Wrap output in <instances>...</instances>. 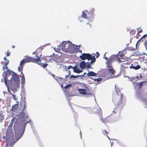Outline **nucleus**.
Here are the masks:
<instances>
[{
    "instance_id": "12",
    "label": "nucleus",
    "mask_w": 147,
    "mask_h": 147,
    "mask_svg": "<svg viewBox=\"0 0 147 147\" xmlns=\"http://www.w3.org/2000/svg\"><path fill=\"white\" fill-rule=\"evenodd\" d=\"M10 82L13 83H19L20 79L18 75L14 73L9 80Z\"/></svg>"
},
{
    "instance_id": "59",
    "label": "nucleus",
    "mask_w": 147,
    "mask_h": 147,
    "mask_svg": "<svg viewBox=\"0 0 147 147\" xmlns=\"http://www.w3.org/2000/svg\"><path fill=\"white\" fill-rule=\"evenodd\" d=\"M61 87H62V86L63 87V85H61Z\"/></svg>"
},
{
    "instance_id": "26",
    "label": "nucleus",
    "mask_w": 147,
    "mask_h": 147,
    "mask_svg": "<svg viewBox=\"0 0 147 147\" xmlns=\"http://www.w3.org/2000/svg\"><path fill=\"white\" fill-rule=\"evenodd\" d=\"M145 81H142L139 84V88H141L143 85V84L145 82Z\"/></svg>"
},
{
    "instance_id": "25",
    "label": "nucleus",
    "mask_w": 147,
    "mask_h": 147,
    "mask_svg": "<svg viewBox=\"0 0 147 147\" xmlns=\"http://www.w3.org/2000/svg\"><path fill=\"white\" fill-rule=\"evenodd\" d=\"M91 63H89V62H86V68H89L91 67Z\"/></svg>"
},
{
    "instance_id": "2",
    "label": "nucleus",
    "mask_w": 147,
    "mask_h": 147,
    "mask_svg": "<svg viewBox=\"0 0 147 147\" xmlns=\"http://www.w3.org/2000/svg\"><path fill=\"white\" fill-rule=\"evenodd\" d=\"M61 45L62 50L64 52L73 53L75 51V45L70 41H63Z\"/></svg>"
},
{
    "instance_id": "14",
    "label": "nucleus",
    "mask_w": 147,
    "mask_h": 147,
    "mask_svg": "<svg viewBox=\"0 0 147 147\" xmlns=\"http://www.w3.org/2000/svg\"><path fill=\"white\" fill-rule=\"evenodd\" d=\"M26 63L25 60L23 59L20 62L19 66L18 67V70L19 71H22L23 69L22 65H24L25 63Z\"/></svg>"
},
{
    "instance_id": "30",
    "label": "nucleus",
    "mask_w": 147,
    "mask_h": 147,
    "mask_svg": "<svg viewBox=\"0 0 147 147\" xmlns=\"http://www.w3.org/2000/svg\"><path fill=\"white\" fill-rule=\"evenodd\" d=\"M11 94L12 95V97L14 100H17V98L16 97V96L15 94Z\"/></svg>"
},
{
    "instance_id": "8",
    "label": "nucleus",
    "mask_w": 147,
    "mask_h": 147,
    "mask_svg": "<svg viewBox=\"0 0 147 147\" xmlns=\"http://www.w3.org/2000/svg\"><path fill=\"white\" fill-rule=\"evenodd\" d=\"M24 59L26 63L32 62L39 64V65H41L42 64H41L40 63H39V62L41 61L40 59H36L31 57H26Z\"/></svg>"
},
{
    "instance_id": "58",
    "label": "nucleus",
    "mask_w": 147,
    "mask_h": 147,
    "mask_svg": "<svg viewBox=\"0 0 147 147\" xmlns=\"http://www.w3.org/2000/svg\"><path fill=\"white\" fill-rule=\"evenodd\" d=\"M107 136V137L109 138V137H108V136Z\"/></svg>"
},
{
    "instance_id": "43",
    "label": "nucleus",
    "mask_w": 147,
    "mask_h": 147,
    "mask_svg": "<svg viewBox=\"0 0 147 147\" xmlns=\"http://www.w3.org/2000/svg\"><path fill=\"white\" fill-rule=\"evenodd\" d=\"M80 137L82 138V132L81 131H80Z\"/></svg>"
},
{
    "instance_id": "3",
    "label": "nucleus",
    "mask_w": 147,
    "mask_h": 147,
    "mask_svg": "<svg viewBox=\"0 0 147 147\" xmlns=\"http://www.w3.org/2000/svg\"><path fill=\"white\" fill-rule=\"evenodd\" d=\"M5 137L6 146L12 147L14 144V137L13 132H7Z\"/></svg>"
},
{
    "instance_id": "34",
    "label": "nucleus",
    "mask_w": 147,
    "mask_h": 147,
    "mask_svg": "<svg viewBox=\"0 0 147 147\" xmlns=\"http://www.w3.org/2000/svg\"><path fill=\"white\" fill-rule=\"evenodd\" d=\"M11 53L9 51V50H8L7 51L6 55L7 56H10V55Z\"/></svg>"
},
{
    "instance_id": "46",
    "label": "nucleus",
    "mask_w": 147,
    "mask_h": 147,
    "mask_svg": "<svg viewBox=\"0 0 147 147\" xmlns=\"http://www.w3.org/2000/svg\"><path fill=\"white\" fill-rule=\"evenodd\" d=\"M105 59L106 60H108L109 59H108L107 58V57H105Z\"/></svg>"
},
{
    "instance_id": "41",
    "label": "nucleus",
    "mask_w": 147,
    "mask_h": 147,
    "mask_svg": "<svg viewBox=\"0 0 147 147\" xmlns=\"http://www.w3.org/2000/svg\"><path fill=\"white\" fill-rule=\"evenodd\" d=\"M68 76H69L70 75L71 73H70V71L69 70H68Z\"/></svg>"
},
{
    "instance_id": "15",
    "label": "nucleus",
    "mask_w": 147,
    "mask_h": 147,
    "mask_svg": "<svg viewBox=\"0 0 147 147\" xmlns=\"http://www.w3.org/2000/svg\"><path fill=\"white\" fill-rule=\"evenodd\" d=\"M72 68L73 69V70L74 72L77 73H80L82 71V70L80 69L79 67H77L76 66H75L74 67H72Z\"/></svg>"
},
{
    "instance_id": "32",
    "label": "nucleus",
    "mask_w": 147,
    "mask_h": 147,
    "mask_svg": "<svg viewBox=\"0 0 147 147\" xmlns=\"http://www.w3.org/2000/svg\"><path fill=\"white\" fill-rule=\"evenodd\" d=\"M102 80V79L101 78H96V79H94V81H97V82H100V81Z\"/></svg>"
},
{
    "instance_id": "48",
    "label": "nucleus",
    "mask_w": 147,
    "mask_h": 147,
    "mask_svg": "<svg viewBox=\"0 0 147 147\" xmlns=\"http://www.w3.org/2000/svg\"><path fill=\"white\" fill-rule=\"evenodd\" d=\"M130 50L132 51H134L135 50V49H131Z\"/></svg>"
},
{
    "instance_id": "6",
    "label": "nucleus",
    "mask_w": 147,
    "mask_h": 147,
    "mask_svg": "<svg viewBox=\"0 0 147 147\" xmlns=\"http://www.w3.org/2000/svg\"><path fill=\"white\" fill-rule=\"evenodd\" d=\"M128 58H126L123 59H119V63H121L120 69L121 70H123L125 68H128L129 66L130 63V62L128 61Z\"/></svg>"
},
{
    "instance_id": "31",
    "label": "nucleus",
    "mask_w": 147,
    "mask_h": 147,
    "mask_svg": "<svg viewBox=\"0 0 147 147\" xmlns=\"http://www.w3.org/2000/svg\"><path fill=\"white\" fill-rule=\"evenodd\" d=\"M71 85L70 84H68V85H67L66 86H65V87H64V88L65 89H67V88H69V87H70L71 86Z\"/></svg>"
},
{
    "instance_id": "55",
    "label": "nucleus",
    "mask_w": 147,
    "mask_h": 147,
    "mask_svg": "<svg viewBox=\"0 0 147 147\" xmlns=\"http://www.w3.org/2000/svg\"><path fill=\"white\" fill-rule=\"evenodd\" d=\"M57 49L58 51H59V49L57 48Z\"/></svg>"
},
{
    "instance_id": "57",
    "label": "nucleus",
    "mask_w": 147,
    "mask_h": 147,
    "mask_svg": "<svg viewBox=\"0 0 147 147\" xmlns=\"http://www.w3.org/2000/svg\"><path fill=\"white\" fill-rule=\"evenodd\" d=\"M85 12L87 13L88 12V11H86Z\"/></svg>"
},
{
    "instance_id": "51",
    "label": "nucleus",
    "mask_w": 147,
    "mask_h": 147,
    "mask_svg": "<svg viewBox=\"0 0 147 147\" xmlns=\"http://www.w3.org/2000/svg\"><path fill=\"white\" fill-rule=\"evenodd\" d=\"M1 64H2L3 63V61H1Z\"/></svg>"
},
{
    "instance_id": "10",
    "label": "nucleus",
    "mask_w": 147,
    "mask_h": 147,
    "mask_svg": "<svg viewBox=\"0 0 147 147\" xmlns=\"http://www.w3.org/2000/svg\"><path fill=\"white\" fill-rule=\"evenodd\" d=\"M125 54L124 53H122L121 52H119L118 54L117 55H112V56H115L114 59L115 61H117L118 62H119V59L122 60L125 59L124 58ZM125 59H126L125 58Z\"/></svg>"
},
{
    "instance_id": "20",
    "label": "nucleus",
    "mask_w": 147,
    "mask_h": 147,
    "mask_svg": "<svg viewBox=\"0 0 147 147\" xmlns=\"http://www.w3.org/2000/svg\"><path fill=\"white\" fill-rule=\"evenodd\" d=\"M97 75V74L95 73L94 72L90 71L87 74V75L88 76H95Z\"/></svg>"
},
{
    "instance_id": "9",
    "label": "nucleus",
    "mask_w": 147,
    "mask_h": 147,
    "mask_svg": "<svg viewBox=\"0 0 147 147\" xmlns=\"http://www.w3.org/2000/svg\"><path fill=\"white\" fill-rule=\"evenodd\" d=\"M43 48V46H41L38 48L36 51L33 53V54H35L36 57H37L36 59H40L42 55V53L41 51Z\"/></svg>"
},
{
    "instance_id": "18",
    "label": "nucleus",
    "mask_w": 147,
    "mask_h": 147,
    "mask_svg": "<svg viewBox=\"0 0 147 147\" xmlns=\"http://www.w3.org/2000/svg\"><path fill=\"white\" fill-rule=\"evenodd\" d=\"M80 66L82 69L85 68L86 66V63L85 61H81L80 63Z\"/></svg>"
},
{
    "instance_id": "36",
    "label": "nucleus",
    "mask_w": 147,
    "mask_h": 147,
    "mask_svg": "<svg viewBox=\"0 0 147 147\" xmlns=\"http://www.w3.org/2000/svg\"><path fill=\"white\" fill-rule=\"evenodd\" d=\"M144 45L146 50H147V40L146 41V42L144 43Z\"/></svg>"
},
{
    "instance_id": "35",
    "label": "nucleus",
    "mask_w": 147,
    "mask_h": 147,
    "mask_svg": "<svg viewBox=\"0 0 147 147\" xmlns=\"http://www.w3.org/2000/svg\"><path fill=\"white\" fill-rule=\"evenodd\" d=\"M100 55L99 53L98 52H96V58H98Z\"/></svg>"
},
{
    "instance_id": "23",
    "label": "nucleus",
    "mask_w": 147,
    "mask_h": 147,
    "mask_svg": "<svg viewBox=\"0 0 147 147\" xmlns=\"http://www.w3.org/2000/svg\"><path fill=\"white\" fill-rule=\"evenodd\" d=\"M102 112H101L100 114L98 115L100 117V120L102 121V122H105L104 120H103L102 118L101 117V116H102Z\"/></svg>"
},
{
    "instance_id": "42",
    "label": "nucleus",
    "mask_w": 147,
    "mask_h": 147,
    "mask_svg": "<svg viewBox=\"0 0 147 147\" xmlns=\"http://www.w3.org/2000/svg\"><path fill=\"white\" fill-rule=\"evenodd\" d=\"M72 67H72L71 65L69 66L68 67V69H70L71 68H72Z\"/></svg>"
},
{
    "instance_id": "52",
    "label": "nucleus",
    "mask_w": 147,
    "mask_h": 147,
    "mask_svg": "<svg viewBox=\"0 0 147 147\" xmlns=\"http://www.w3.org/2000/svg\"><path fill=\"white\" fill-rule=\"evenodd\" d=\"M52 60H53V59H50V61Z\"/></svg>"
},
{
    "instance_id": "1",
    "label": "nucleus",
    "mask_w": 147,
    "mask_h": 147,
    "mask_svg": "<svg viewBox=\"0 0 147 147\" xmlns=\"http://www.w3.org/2000/svg\"><path fill=\"white\" fill-rule=\"evenodd\" d=\"M19 102L13 105L11 110L12 111V116L13 118L9 125L13 126V122L16 120L13 127L15 131L17 129L18 131L15 134V136L16 141H18L23 135L26 124L29 122L28 120V116L26 114L24 110L26 108V104L25 100L21 101L20 103Z\"/></svg>"
},
{
    "instance_id": "17",
    "label": "nucleus",
    "mask_w": 147,
    "mask_h": 147,
    "mask_svg": "<svg viewBox=\"0 0 147 147\" xmlns=\"http://www.w3.org/2000/svg\"><path fill=\"white\" fill-rule=\"evenodd\" d=\"M107 73L110 75H114V73L115 72V71L113 69V68L107 69Z\"/></svg>"
},
{
    "instance_id": "28",
    "label": "nucleus",
    "mask_w": 147,
    "mask_h": 147,
    "mask_svg": "<svg viewBox=\"0 0 147 147\" xmlns=\"http://www.w3.org/2000/svg\"><path fill=\"white\" fill-rule=\"evenodd\" d=\"M41 61H40L39 62V63H40L41 64H42L41 65H40V66H42L44 68H45V67H46L48 65V64L46 63V64H43L42 63H41Z\"/></svg>"
},
{
    "instance_id": "54",
    "label": "nucleus",
    "mask_w": 147,
    "mask_h": 147,
    "mask_svg": "<svg viewBox=\"0 0 147 147\" xmlns=\"http://www.w3.org/2000/svg\"><path fill=\"white\" fill-rule=\"evenodd\" d=\"M10 89H11V90H13H13L11 88H10Z\"/></svg>"
},
{
    "instance_id": "50",
    "label": "nucleus",
    "mask_w": 147,
    "mask_h": 147,
    "mask_svg": "<svg viewBox=\"0 0 147 147\" xmlns=\"http://www.w3.org/2000/svg\"><path fill=\"white\" fill-rule=\"evenodd\" d=\"M142 32V30L141 29L139 32Z\"/></svg>"
},
{
    "instance_id": "38",
    "label": "nucleus",
    "mask_w": 147,
    "mask_h": 147,
    "mask_svg": "<svg viewBox=\"0 0 147 147\" xmlns=\"http://www.w3.org/2000/svg\"><path fill=\"white\" fill-rule=\"evenodd\" d=\"M147 36V34H145L140 39V40H141L143 38H145Z\"/></svg>"
},
{
    "instance_id": "49",
    "label": "nucleus",
    "mask_w": 147,
    "mask_h": 147,
    "mask_svg": "<svg viewBox=\"0 0 147 147\" xmlns=\"http://www.w3.org/2000/svg\"><path fill=\"white\" fill-rule=\"evenodd\" d=\"M87 24H89V25H90V27H91V25H90V24L89 23H87Z\"/></svg>"
},
{
    "instance_id": "21",
    "label": "nucleus",
    "mask_w": 147,
    "mask_h": 147,
    "mask_svg": "<svg viewBox=\"0 0 147 147\" xmlns=\"http://www.w3.org/2000/svg\"><path fill=\"white\" fill-rule=\"evenodd\" d=\"M12 126H11L10 125H9L7 128V132H13Z\"/></svg>"
},
{
    "instance_id": "19",
    "label": "nucleus",
    "mask_w": 147,
    "mask_h": 147,
    "mask_svg": "<svg viewBox=\"0 0 147 147\" xmlns=\"http://www.w3.org/2000/svg\"><path fill=\"white\" fill-rule=\"evenodd\" d=\"M129 67L130 69L132 68L136 70H137L140 68V67L139 65H138L136 66H133V64H132L131 66H129Z\"/></svg>"
},
{
    "instance_id": "33",
    "label": "nucleus",
    "mask_w": 147,
    "mask_h": 147,
    "mask_svg": "<svg viewBox=\"0 0 147 147\" xmlns=\"http://www.w3.org/2000/svg\"><path fill=\"white\" fill-rule=\"evenodd\" d=\"M79 76H74L73 75H71L70 76V78H76L78 77Z\"/></svg>"
},
{
    "instance_id": "39",
    "label": "nucleus",
    "mask_w": 147,
    "mask_h": 147,
    "mask_svg": "<svg viewBox=\"0 0 147 147\" xmlns=\"http://www.w3.org/2000/svg\"><path fill=\"white\" fill-rule=\"evenodd\" d=\"M7 65H5V69H6L7 70V69H8V67H7Z\"/></svg>"
},
{
    "instance_id": "22",
    "label": "nucleus",
    "mask_w": 147,
    "mask_h": 147,
    "mask_svg": "<svg viewBox=\"0 0 147 147\" xmlns=\"http://www.w3.org/2000/svg\"><path fill=\"white\" fill-rule=\"evenodd\" d=\"M4 60H5V65H7L9 63V60L7 59L6 57H5L4 58Z\"/></svg>"
},
{
    "instance_id": "60",
    "label": "nucleus",
    "mask_w": 147,
    "mask_h": 147,
    "mask_svg": "<svg viewBox=\"0 0 147 147\" xmlns=\"http://www.w3.org/2000/svg\"><path fill=\"white\" fill-rule=\"evenodd\" d=\"M67 76H66V78H67Z\"/></svg>"
},
{
    "instance_id": "37",
    "label": "nucleus",
    "mask_w": 147,
    "mask_h": 147,
    "mask_svg": "<svg viewBox=\"0 0 147 147\" xmlns=\"http://www.w3.org/2000/svg\"><path fill=\"white\" fill-rule=\"evenodd\" d=\"M135 31L134 30H131L130 31V33L131 34L132 33H133V34H135Z\"/></svg>"
},
{
    "instance_id": "47",
    "label": "nucleus",
    "mask_w": 147,
    "mask_h": 147,
    "mask_svg": "<svg viewBox=\"0 0 147 147\" xmlns=\"http://www.w3.org/2000/svg\"><path fill=\"white\" fill-rule=\"evenodd\" d=\"M15 47V46L14 45H13L12 46V48H14Z\"/></svg>"
},
{
    "instance_id": "53",
    "label": "nucleus",
    "mask_w": 147,
    "mask_h": 147,
    "mask_svg": "<svg viewBox=\"0 0 147 147\" xmlns=\"http://www.w3.org/2000/svg\"><path fill=\"white\" fill-rule=\"evenodd\" d=\"M1 81H2V82H3V79H2V80H1Z\"/></svg>"
},
{
    "instance_id": "44",
    "label": "nucleus",
    "mask_w": 147,
    "mask_h": 147,
    "mask_svg": "<svg viewBox=\"0 0 147 147\" xmlns=\"http://www.w3.org/2000/svg\"><path fill=\"white\" fill-rule=\"evenodd\" d=\"M79 52L80 53H82V51L81 50H79Z\"/></svg>"
},
{
    "instance_id": "5",
    "label": "nucleus",
    "mask_w": 147,
    "mask_h": 147,
    "mask_svg": "<svg viewBox=\"0 0 147 147\" xmlns=\"http://www.w3.org/2000/svg\"><path fill=\"white\" fill-rule=\"evenodd\" d=\"M123 94L120 92H117V94L113 98L112 100L113 102H117L118 105L121 104L123 102Z\"/></svg>"
},
{
    "instance_id": "27",
    "label": "nucleus",
    "mask_w": 147,
    "mask_h": 147,
    "mask_svg": "<svg viewBox=\"0 0 147 147\" xmlns=\"http://www.w3.org/2000/svg\"><path fill=\"white\" fill-rule=\"evenodd\" d=\"M21 73H22V78H21L23 82H25V77H24V75L23 74L22 71H21Z\"/></svg>"
},
{
    "instance_id": "13",
    "label": "nucleus",
    "mask_w": 147,
    "mask_h": 147,
    "mask_svg": "<svg viewBox=\"0 0 147 147\" xmlns=\"http://www.w3.org/2000/svg\"><path fill=\"white\" fill-rule=\"evenodd\" d=\"M115 56H111L109 58V59L106 62L107 65V67L108 68V69H110L112 68L111 63L113 61H115L114 59Z\"/></svg>"
},
{
    "instance_id": "40",
    "label": "nucleus",
    "mask_w": 147,
    "mask_h": 147,
    "mask_svg": "<svg viewBox=\"0 0 147 147\" xmlns=\"http://www.w3.org/2000/svg\"><path fill=\"white\" fill-rule=\"evenodd\" d=\"M48 57V56H46V57H44V59H43L44 60H45V61H47V59L46 58H47V57Z\"/></svg>"
},
{
    "instance_id": "61",
    "label": "nucleus",
    "mask_w": 147,
    "mask_h": 147,
    "mask_svg": "<svg viewBox=\"0 0 147 147\" xmlns=\"http://www.w3.org/2000/svg\"><path fill=\"white\" fill-rule=\"evenodd\" d=\"M49 57H50V56H49Z\"/></svg>"
},
{
    "instance_id": "29",
    "label": "nucleus",
    "mask_w": 147,
    "mask_h": 147,
    "mask_svg": "<svg viewBox=\"0 0 147 147\" xmlns=\"http://www.w3.org/2000/svg\"><path fill=\"white\" fill-rule=\"evenodd\" d=\"M102 133L104 135H106L108 134V132L106 129H104L102 131Z\"/></svg>"
},
{
    "instance_id": "16",
    "label": "nucleus",
    "mask_w": 147,
    "mask_h": 147,
    "mask_svg": "<svg viewBox=\"0 0 147 147\" xmlns=\"http://www.w3.org/2000/svg\"><path fill=\"white\" fill-rule=\"evenodd\" d=\"M79 93L83 95H85L87 94L86 93V90L84 89L80 88L78 89Z\"/></svg>"
},
{
    "instance_id": "7",
    "label": "nucleus",
    "mask_w": 147,
    "mask_h": 147,
    "mask_svg": "<svg viewBox=\"0 0 147 147\" xmlns=\"http://www.w3.org/2000/svg\"><path fill=\"white\" fill-rule=\"evenodd\" d=\"M12 72V71L9 69H7L5 75L3 78L4 83L6 86L8 88V90L9 92H10V90H9L8 86L9 84V80L7 79V78L8 75L11 74Z\"/></svg>"
},
{
    "instance_id": "45",
    "label": "nucleus",
    "mask_w": 147,
    "mask_h": 147,
    "mask_svg": "<svg viewBox=\"0 0 147 147\" xmlns=\"http://www.w3.org/2000/svg\"><path fill=\"white\" fill-rule=\"evenodd\" d=\"M5 65H4L3 67V70L5 69Z\"/></svg>"
},
{
    "instance_id": "11",
    "label": "nucleus",
    "mask_w": 147,
    "mask_h": 147,
    "mask_svg": "<svg viewBox=\"0 0 147 147\" xmlns=\"http://www.w3.org/2000/svg\"><path fill=\"white\" fill-rule=\"evenodd\" d=\"M94 9L93 8L92 9V11L88 13V17L87 16L86 13L84 11L82 12V17L84 18H88V19L90 18H92L93 17V12L94 11Z\"/></svg>"
},
{
    "instance_id": "56",
    "label": "nucleus",
    "mask_w": 147,
    "mask_h": 147,
    "mask_svg": "<svg viewBox=\"0 0 147 147\" xmlns=\"http://www.w3.org/2000/svg\"><path fill=\"white\" fill-rule=\"evenodd\" d=\"M144 55H147V54H146L145 53H144Z\"/></svg>"
},
{
    "instance_id": "4",
    "label": "nucleus",
    "mask_w": 147,
    "mask_h": 147,
    "mask_svg": "<svg viewBox=\"0 0 147 147\" xmlns=\"http://www.w3.org/2000/svg\"><path fill=\"white\" fill-rule=\"evenodd\" d=\"M79 57L82 60H85L86 59L89 61L91 60V63H94L96 61V58L94 56H92L89 53H83L81 54Z\"/></svg>"
},
{
    "instance_id": "24",
    "label": "nucleus",
    "mask_w": 147,
    "mask_h": 147,
    "mask_svg": "<svg viewBox=\"0 0 147 147\" xmlns=\"http://www.w3.org/2000/svg\"><path fill=\"white\" fill-rule=\"evenodd\" d=\"M5 119L4 115H3L2 113L0 114V120L2 121V120H3Z\"/></svg>"
}]
</instances>
